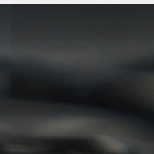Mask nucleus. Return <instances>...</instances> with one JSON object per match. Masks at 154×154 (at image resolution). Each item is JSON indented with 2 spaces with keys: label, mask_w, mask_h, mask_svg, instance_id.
I'll list each match as a JSON object with an SVG mask.
<instances>
[{
  "label": "nucleus",
  "mask_w": 154,
  "mask_h": 154,
  "mask_svg": "<svg viewBox=\"0 0 154 154\" xmlns=\"http://www.w3.org/2000/svg\"><path fill=\"white\" fill-rule=\"evenodd\" d=\"M75 6H116L120 7L128 14L132 11L133 15V65H135V4L132 5H74Z\"/></svg>",
  "instance_id": "1"
},
{
  "label": "nucleus",
  "mask_w": 154,
  "mask_h": 154,
  "mask_svg": "<svg viewBox=\"0 0 154 154\" xmlns=\"http://www.w3.org/2000/svg\"><path fill=\"white\" fill-rule=\"evenodd\" d=\"M148 6H154V5L135 4V11L137 9L139 10H143L145 7ZM136 11H135V31H136Z\"/></svg>",
  "instance_id": "2"
},
{
  "label": "nucleus",
  "mask_w": 154,
  "mask_h": 154,
  "mask_svg": "<svg viewBox=\"0 0 154 154\" xmlns=\"http://www.w3.org/2000/svg\"><path fill=\"white\" fill-rule=\"evenodd\" d=\"M129 152V150L128 149L126 151V152L127 153H128Z\"/></svg>",
  "instance_id": "3"
},
{
  "label": "nucleus",
  "mask_w": 154,
  "mask_h": 154,
  "mask_svg": "<svg viewBox=\"0 0 154 154\" xmlns=\"http://www.w3.org/2000/svg\"><path fill=\"white\" fill-rule=\"evenodd\" d=\"M120 113L121 114H123H123H125V113H124V112H121Z\"/></svg>",
  "instance_id": "4"
},
{
  "label": "nucleus",
  "mask_w": 154,
  "mask_h": 154,
  "mask_svg": "<svg viewBox=\"0 0 154 154\" xmlns=\"http://www.w3.org/2000/svg\"><path fill=\"white\" fill-rule=\"evenodd\" d=\"M142 72H144V70H142Z\"/></svg>",
  "instance_id": "5"
},
{
  "label": "nucleus",
  "mask_w": 154,
  "mask_h": 154,
  "mask_svg": "<svg viewBox=\"0 0 154 154\" xmlns=\"http://www.w3.org/2000/svg\"><path fill=\"white\" fill-rule=\"evenodd\" d=\"M74 115H74V114H73L72 115V116H74Z\"/></svg>",
  "instance_id": "6"
}]
</instances>
